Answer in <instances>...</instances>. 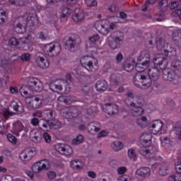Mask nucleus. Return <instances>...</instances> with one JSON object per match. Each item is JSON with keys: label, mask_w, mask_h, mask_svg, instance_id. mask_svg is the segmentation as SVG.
<instances>
[{"label": "nucleus", "mask_w": 181, "mask_h": 181, "mask_svg": "<svg viewBox=\"0 0 181 181\" xmlns=\"http://www.w3.org/2000/svg\"><path fill=\"white\" fill-rule=\"evenodd\" d=\"M28 84L30 89L28 88L26 86H23L19 90L20 94L22 97H25V98H30L32 97L30 91H37L40 93L43 90V83L37 78H30Z\"/></svg>", "instance_id": "nucleus-1"}, {"label": "nucleus", "mask_w": 181, "mask_h": 181, "mask_svg": "<svg viewBox=\"0 0 181 181\" xmlns=\"http://www.w3.org/2000/svg\"><path fill=\"white\" fill-rule=\"evenodd\" d=\"M134 84L138 88H149L152 86V79L149 73L145 71L137 72L134 78Z\"/></svg>", "instance_id": "nucleus-2"}, {"label": "nucleus", "mask_w": 181, "mask_h": 181, "mask_svg": "<svg viewBox=\"0 0 181 181\" xmlns=\"http://www.w3.org/2000/svg\"><path fill=\"white\" fill-rule=\"evenodd\" d=\"M40 125L43 127L44 132H49L50 129H60L62 128V123L56 118L45 119V123L41 122Z\"/></svg>", "instance_id": "nucleus-3"}, {"label": "nucleus", "mask_w": 181, "mask_h": 181, "mask_svg": "<svg viewBox=\"0 0 181 181\" xmlns=\"http://www.w3.org/2000/svg\"><path fill=\"white\" fill-rule=\"evenodd\" d=\"M11 107L16 112H10L9 110H5L3 112V116L5 119H8L9 117H12L14 114H22L25 112V108L22 103H18L16 102H12L11 103Z\"/></svg>", "instance_id": "nucleus-4"}, {"label": "nucleus", "mask_w": 181, "mask_h": 181, "mask_svg": "<svg viewBox=\"0 0 181 181\" xmlns=\"http://www.w3.org/2000/svg\"><path fill=\"white\" fill-rule=\"evenodd\" d=\"M153 64L155 67H158L160 70H165L168 67L169 62L168 59L165 57L163 54H157L155 55L153 59Z\"/></svg>", "instance_id": "nucleus-5"}, {"label": "nucleus", "mask_w": 181, "mask_h": 181, "mask_svg": "<svg viewBox=\"0 0 181 181\" xmlns=\"http://www.w3.org/2000/svg\"><path fill=\"white\" fill-rule=\"evenodd\" d=\"M64 46L69 52H76L77 47V38L74 36H66L63 40Z\"/></svg>", "instance_id": "nucleus-6"}, {"label": "nucleus", "mask_w": 181, "mask_h": 181, "mask_svg": "<svg viewBox=\"0 0 181 181\" xmlns=\"http://www.w3.org/2000/svg\"><path fill=\"white\" fill-rule=\"evenodd\" d=\"M151 62V55L148 50L141 51L139 57L137 59V63L139 66H143V67H148Z\"/></svg>", "instance_id": "nucleus-7"}, {"label": "nucleus", "mask_w": 181, "mask_h": 181, "mask_svg": "<svg viewBox=\"0 0 181 181\" xmlns=\"http://www.w3.org/2000/svg\"><path fill=\"white\" fill-rule=\"evenodd\" d=\"M118 35H122V33L118 31L116 32V35H114V37L112 35L109 37L108 45L111 49H115L121 47L122 40Z\"/></svg>", "instance_id": "nucleus-8"}, {"label": "nucleus", "mask_w": 181, "mask_h": 181, "mask_svg": "<svg viewBox=\"0 0 181 181\" xmlns=\"http://www.w3.org/2000/svg\"><path fill=\"white\" fill-rule=\"evenodd\" d=\"M151 169H158L160 176H166L169 173V164L168 163H156L151 165Z\"/></svg>", "instance_id": "nucleus-9"}, {"label": "nucleus", "mask_w": 181, "mask_h": 181, "mask_svg": "<svg viewBox=\"0 0 181 181\" xmlns=\"http://www.w3.org/2000/svg\"><path fill=\"white\" fill-rule=\"evenodd\" d=\"M35 62L40 69H47L50 64L49 60L47 59L46 56L41 52H37L35 55Z\"/></svg>", "instance_id": "nucleus-10"}, {"label": "nucleus", "mask_w": 181, "mask_h": 181, "mask_svg": "<svg viewBox=\"0 0 181 181\" xmlns=\"http://www.w3.org/2000/svg\"><path fill=\"white\" fill-rule=\"evenodd\" d=\"M23 19L27 22V26L30 28L31 30H33L35 25H36V23H37V21H39L37 16L33 13H26L23 16Z\"/></svg>", "instance_id": "nucleus-11"}, {"label": "nucleus", "mask_w": 181, "mask_h": 181, "mask_svg": "<svg viewBox=\"0 0 181 181\" xmlns=\"http://www.w3.org/2000/svg\"><path fill=\"white\" fill-rule=\"evenodd\" d=\"M54 149L61 155H71L73 153V148L69 146L63 144H57L54 145Z\"/></svg>", "instance_id": "nucleus-12"}, {"label": "nucleus", "mask_w": 181, "mask_h": 181, "mask_svg": "<svg viewBox=\"0 0 181 181\" xmlns=\"http://www.w3.org/2000/svg\"><path fill=\"white\" fill-rule=\"evenodd\" d=\"M35 155L36 150L35 148H26L20 153L19 157L21 159V160L28 161L30 160V159H32V158H33V156H35Z\"/></svg>", "instance_id": "nucleus-13"}, {"label": "nucleus", "mask_w": 181, "mask_h": 181, "mask_svg": "<svg viewBox=\"0 0 181 181\" xmlns=\"http://www.w3.org/2000/svg\"><path fill=\"white\" fill-rule=\"evenodd\" d=\"M45 52H46V54L47 56H49V57L57 56V54L60 53V47L53 43L48 44L45 47Z\"/></svg>", "instance_id": "nucleus-14"}, {"label": "nucleus", "mask_w": 181, "mask_h": 181, "mask_svg": "<svg viewBox=\"0 0 181 181\" xmlns=\"http://www.w3.org/2000/svg\"><path fill=\"white\" fill-rule=\"evenodd\" d=\"M81 64L84 69H86L88 71H94V66L93 65V61H91V57L86 56L81 59Z\"/></svg>", "instance_id": "nucleus-15"}, {"label": "nucleus", "mask_w": 181, "mask_h": 181, "mask_svg": "<svg viewBox=\"0 0 181 181\" xmlns=\"http://www.w3.org/2000/svg\"><path fill=\"white\" fill-rule=\"evenodd\" d=\"M30 42H32V35L29 34L27 37L18 39V46L24 50H28V49L30 48Z\"/></svg>", "instance_id": "nucleus-16"}, {"label": "nucleus", "mask_w": 181, "mask_h": 181, "mask_svg": "<svg viewBox=\"0 0 181 181\" xmlns=\"http://www.w3.org/2000/svg\"><path fill=\"white\" fill-rule=\"evenodd\" d=\"M136 175L139 179H146L151 176V168L148 167L140 168L136 171Z\"/></svg>", "instance_id": "nucleus-17"}, {"label": "nucleus", "mask_w": 181, "mask_h": 181, "mask_svg": "<svg viewBox=\"0 0 181 181\" xmlns=\"http://www.w3.org/2000/svg\"><path fill=\"white\" fill-rule=\"evenodd\" d=\"M103 110L108 115H115L118 113V105H112L111 103H106L105 106L103 107Z\"/></svg>", "instance_id": "nucleus-18"}, {"label": "nucleus", "mask_w": 181, "mask_h": 181, "mask_svg": "<svg viewBox=\"0 0 181 181\" xmlns=\"http://www.w3.org/2000/svg\"><path fill=\"white\" fill-rule=\"evenodd\" d=\"M162 128H163V122L159 119L154 120L151 127H150V131L151 134L156 135L162 130Z\"/></svg>", "instance_id": "nucleus-19"}, {"label": "nucleus", "mask_w": 181, "mask_h": 181, "mask_svg": "<svg viewBox=\"0 0 181 181\" xmlns=\"http://www.w3.org/2000/svg\"><path fill=\"white\" fill-rule=\"evenodd\" d=\"M28 28V21L23 19V17L21 18L20 22L16 25H14V29L18 33H23Z\"/></svg>", "instance_id": "nucleus-20"}, {"label": "nucleus", "mask_w": 181, "mask_h": 181, "mask_svg": "<svg viewBox=\"0 0 181 181\" xmlns=\"http://www.w3.org/2000/svg\"><path fill=\"white\" fill-rule=\"evenodd\" d=\"M42 160L38 161L33 165L32 170L33 173H39V172H42L43 169H45V170H47V169H49V167H47L46 164L42 163Z\"/></svg>", "instance_id": "nucleus-21"}, {"label": "nucleus", "mask_w": 181, "mask_h": 181, "mask_svg": "<svg viewBox=\"0 0 181 181\" xmlns=\"http://www.w3.org/2000/svg\"><path fill=\"white\" fill-rule=\"evenodd\" d=\"M123 66L124 70L128 72L132 71V70H134V66H135L136 70H138L139 67H142L139 66V64H138V62H136L134 59L131 60V62L124 63Z\"/></svg>", "instance_id": "nucleus-22"}, {"label": "nucleus", "mask_w": 181, "mask_h": 181, "mask_svg": "<svg viewBox=\"0 0 181 181\" xmlns=\"http://www.w3.org/2000/svg\"><path fill=\"white\" fill-rule=\"evenodd\" d=\"M72 19L74 22H76V23L78 22H81V21L84 19V11L78 8L75 9L72 15Z\"/></svg>", "instance_id": "nucleus-23"}, {"label": "nucleus", "mask_w": 181, "mask_h": 181, "mask_svg": "<svg viewBox=\"0 0 181 181\" xmlns=\"http://www.w3.org/2000/svg\"><path fill=\"white\" fill-rule=\"evenodd\" d=\"M175 77V72L169 69H163V78L165 81H172Z\"/></svg>", "instance_id": "nucleus-24"}, {"label": "nucleus", "mask_w": 181, "mask_h": 181, "mask_svg": "<svg viewBox=\"0 0 181 181\" xmlns=\"http://www.w3.org/2000/svg\"><path fill=\"white\" fill-rule=\"evenodd\" d=\"M159 69L160 68L158 66H154L150 70V73L148 74L150 78L154 81L159 78V76L160 74Z\"/></svg>", "instance_id": "nucleus-25"}, {"label": "nucleus", "mask_w": 181, "mask_h": 181, "mask_svg": "<svg viewBox=\"0 0 181 181\" xmlns=\"http://www.w3.org/2000/svg\"><path fill=\"white\" fill-rule=\"evenodd\" d=\"M66 83H67V81L66 80H62L60 81V84H54V83H51L49 84V88L54 93H56L57 90H59V91H62V90H63V84Z\"/></svg>", "instance_id": "nucleus-26"}, {"label": "nucleus", "mask_w": 181, "mask_h": 181, "mask_svg": "<svg viewBox=\"0 0 181 181\" xmlns=\"http://www.w3.org/2000/svg\"><path fill=\"white\" fill-rule=\"evenodd\" d=\"M96 89L100 93L105 91L108 88V83L105 81H98L95 85Z\"/></svg>", "instance_id": "nucleus-27"}, {"label": "nucleus", "mask_w": 181, "mask_h": 181, "mask_svg": "<svg viewBox=\"0 0 181 181\" xmlns=\"http://www.w3.org/2000/svg\"><path fill=\"white\" fill-rule=\"evenodd\" d=\"M16 130L17 132V136L21 135L22 136H24L25 134L29 132V129L26 127L23 128L21 123L16 124Z\"/></svg>", "instance_id": "nucleus-28"}, {"label": "nucleus", "mask_w": 181, "mask_h": 181, "mask_svg": "<svg viewBox=\"0 0 181 181\" xmlns=\"http://www.w3.org/2000/svg\"><path fill=\"white\" fill-rule=\"evenodd\" d=\"M168 8H169V3L168 2V0H160L158 3L159 11L164 13V12L168 11Z\"/></svg>", "instance_id": "nucleus-29"}, {"label": "nucleus", "mask_w": 181, "mask_h": 181, "mask_svg": "<svg viewBox=\"0 0 181 181\" xmlns=\"http://www.w3.org/2000/svg\"><path fill=\"white\" fill-rule=\"evenodd\" d=\"M82 91L83 93L88 95V97H90V98H93L94 97L95 93H94V88L85 86L82 88Z\"/></svg>", "instance_id": "nucleus-30"}, {"label": "nucleus", "mask_w": 181, "mask_h": 181, "mask_svg": "<svg viewBox=\"0 0 181 181\" xmlns=\"http://www.w3.org/2000/svg\"><path fill=\"white\" fill-rule=\"evenodd\" d=\"M136 123L138 127H141V128H145V127H148V118L146 116H143L140 118H138L136 120Z\"/></svg>", "instance_id": "nucleus-31"}, {"label": "nucleus", "mask_w": 181, "mask_h": 181, "mask_svg": "<svg viewBox=\"0 0 181 181\" xmlns=\"http://www.w3.org/2000/svg\"><path fill=\"white\" fill-rule=\"evenodd\" d=\"M144 108L142 107H135L133 109H131V114L133 117H139L144 114Z\"/></svg>", "instance_id": "nucleus-32"}, {"label": "nucleus", "mask_w": 181, "mask_h": 181, "mask_svg": "<svg viewBox=\"0 0 181 181\" xmlns=\"http://www.w3.org/2000/svg\"><path fill=\"white\" fill-rule=\"evenodd\" d=\"M45 119H41L39 120V119H37L36 117H33L31 119V124L33 125H34V127H36V125H38L39 129H41V131H43L44 127L40 124H41V122H42V124H45Z\"/></svg>", "instance_id": "nucleus-33"}, {"label": "nucleus", "mask_w": 181, "mask_h": 181, "mask_svg": "<svg viewBox=\"0 0 181 181\" xmlns=\"http://www.w3.org/2000/svg\"><path fill=\"white\" fill-rule=\"evenodd\" d=\"M29 104L32 105V107L34 110H36L40 107V104H42V101L40 100V98L37 97H35L31 102H29Z\"/></svg>", "instance_id": "nucleus-34"}, {"label": "nucleus", "mask_w": 181, "mask_h": 181, "mask_svg": "<svg viewBox=\"0 0 181 181\" xmlns=\"http://www.w3.org/2000/svg\"><path fill=\"white\" fill-rule=\"evenodd\" d=\"M147 151L148 152V159H153L155 158V153H156V148L153 146H147Z\"/></svg>", "instance_id": "nucleus-35"}, {"label": "nucleus", "mask_w": 181, "mask_h": 181, "mask_svg": "<svg viewBox=\"0 0 181 181\" xmlns=\"http://www.w3.org/2000/svg\"><path fill=\"white\" fill-rule=\"evenodd\" d=\"M140 139L142 142H144V144H148V142H151L152 141V134L143 133Z\"/></svg>", "instance_id": "nucleus-36"}, {"label": "nucleus", "mask_w": 181, "mask_h": 181, "mask_svg": "<svg viewBox=\"0 0 181 181\" xmlns=\"http://www.w3.org/2000/svg\"><path fill=\"white\" fill-rule=\"evenodd\" d=\"M156 46L158 50H162L165 46L166 43H165V38L160 37L156 40Z\"/></svg>", "instance_id": "nucleus-37"}, {"label": "nucleus", "mask_w": 181, "mask_h": 181, "mask_svg": "<svg viewBox=\"0 0 181 181\" xmlns=\"http://www.w3.org/2000/svg\"><path fill=\"white\" fill-rule=\"evenodd\" d=\"M161 141V146L163 148H165V149H168V148H170V139L169 137H164L163 139H160Z\"/></svg>", "instance_id": "nucleus-38"}, {"label": "nucleus", "mask_w": 181, "mask_h": 181, "mask_svg": "<svg viewBox=\"0 0 181 181\" xmlns=\"http://www.w3.org/2000/svg\"><path fill=\"white\" fill-rule=\"evenodd\" d=\"M112 148L116 152L121 151L124 148V144L121 141H114L112 145Z\"/></svg>", "instance_id": "nucleus-39"}, {"label": "nucleus", "mask_w": 181, "mask_h": 181, "mask_svg": "<svg viewBox=\"0 0 181 181\" xmlns=\"http://www.w3.org/2000/svg\"><path fill=\"white\" fill-rule=\"evenodd\" d=\"M71 12H73V11H71V9H70L69 8L65 7L62 9L60 18H69V16H70Z\"/></svg>", "instance_id": "nucleus-40"}, {"label": "nucleus", "mask_w": 181, "mask_h": 181, "mask_svg": "<svg viewBox=\"0 0 181 181\" xmlns=\"http://www.w3.org/2000/svg\"><path fill=\"white\" fill-rule=\"evenodd\" d=\"M110 83L114 86H118L119 84V76L115 74H112L110 76Z\"/></svg>", "instance_id": "nucleus-41"}, {"label": "nucleus", "mask_w": 181, "mask_h": 181, "mask_svg": "<svg viewBox=\"0 0 181 181\" xmlns=\"http://www.w3.org/2000/svg\"><path fill=\"white\" fill-rule=\"evenodd\" d=\"M84 141V137L83 135L79 134L75 139L72 140L73 145H80V144H83Z\"/></svg>", "instance_id": "nucleus-42"}, {"label": "nucleus", "mask_w": 181, "mask_h": 181, "mask_svg": "<svg viewBox=\"0 0 181 181\" xmlns=\"http://www.w3.org/2000/svg\"><path fill=\"white\" fill-rule=\"evenodd\" d=\"M165 56H166V57L168 59H170V60H175V59H177V52L176 49L171 51L170 52L165 54Z\"/></svg>", "instance_id": "nucleus-43"}, {"label": "nucleus", "mask_w": 181, "mask_h": 181, "mask_svg": "<svg viewBox=\"0 0 181 181\" xmlns=\"http://www.w3.org/2000/svg\"><path fill=\"white\" fill-rule=\"evenodd\" d=\"M171 66L175 71H179L181 70V62L179 60L173 61L171 64Z\"/></svg>", "instance_id": "nucleus-44"}, {"label": "nucleus", "mask_w": 181, "mask_h": 181, "mask_svg": "<svg viewBox=\"0 0 181 181\" xmlns=\"http://www.w3.org/2000/svg\"><path fill=\"white\" fill-rule=\"evenodd\" d=\"M138 151L139 153H140V155L145 156L148 159V156H149V153L148 151V148L146 146L141 147Z\"/></svg>", "instance_id": "nucleus-45"}, {"label": "nucleus", "mask_w": 181, "mask_h": 181, "mask_svg": "<svg viewBox=\"0 0 181 181\" xmlns=\"http://www.w3.org/2000/svg\"><path fill=\"white\" fill-rule=\"evenodd\" d=\"M58 101L60 103H64V104H70L71 101L70 100V97L66 95H61L58 98Z\"/></svg>", "instance_id": "nucleus-46"}, {"label": "nucleus", "mask_w": 181, "mask_h": 181, "mask_svg": "<svg viewBox=\"0 0 181 181\" xmlns=\"http://www.w3.org/2000/svg\"><path fill=\"white\" fill-rule=\"evenodd\" d=\"M163 49L164 54H166V53H170V52H173V50L176 49V48L173 47V46L169 43H166Z\"/></svg>", "instance_id": "nucleus-47"}, {"label": "nucleus", "mask_w": 181, "mask_h": 181, "mask_svg": "<svg viewBox=\"0 0 181 181\" xmlns=\"http://www.w3.org/2000/svg\"><path fill=\"white\" fill-rule=\"evenodd\" d=\"M18 59L21 60V62H29L30 60V54L24 53L18 57Z\"/></svg>", "instance_id": "nucleus-48"}, {"label": "nucleus", "mask_w": 181, "mask_h": 181, "mask_svg": "<svg viewBox=\"0 0 181 181\" xmlns=\"http://www.w3.org/2000/svg\"><path fill=\"white\" fill-rule=\"evenodd\" d=\"M33 142L35 144H39L42 141V134L40 133H37L34 136L32 137Z\"/></svg>", "instance_id": "nucleus-49"}, {"label": "nucleus", "mask_w": 181, "mask_h": 181, "mask_svg": "<svg viewBox=\"0 0 181 181\" xmlns=\"http://www.w3.org/2000/svg\"><path fill=\"white\" fill-rule=\"evenodd\" d=\"M86 114L88 115H95L97 114V107H90L86 109Z\"/></svg>", "instance_id": "nucleus-50"}, {"label": "nucleus", "mask_w": 181, "mask_h": 181, "mask_svg": "<svg viewBox=\"0 0 181 181\" xmlns=\"http://www.w3.org/2000/svg\"><path fill=\"white\" fill-rule=\"evenodd\" d=\"M128 156L132 160H136V154H135V150L133 148L129 149Z\"/></svg>", "instance_id": "nucleus-51"}, {"label": "nucleus", "mask_w": 181, "mask_h": 181, "mask_svg": "<svg viewBox=\"0 0 181 181\" xmlns=\"http://www.w3.org/2000/svg\"><path fill=\"white\" fill-rule=\"evenodd\" d=\"M176 173L173 174L174 177H175L176 181H181V168L179 167H177L175 168Z\"/></svg>", "instance_id": "nucleus-52"}, {"label": "nucleus", "mask_w": 181, "mask_h": 181, "mask_svg": "<svg viewBox=\"0 0 181 181\" xmlns=\"http://www.w3.org/2000/svg\"><path fill=\"white\" fill-rule=\"evenodd\" d=\"M42 138L46 144H50L52 142V136L47 132L43 133Z\"/></svg>", "instance_id": "nucleus-53"}, {"label": "nucleus", "mask_w": 181, "mask_h": 181, "mask_svg": "<svg viewBox=\"0 0 181 181\" xmlns=\"http://www.w3.org/2000/svg\"><path fill=\"white\" fill-rule=\"evenodd\" d=\"M135 98L139 105H144V104H145V100H144V97L142 95H136Z\"/></svg>", "instance_id": "nucleus-54"}, {"label": "nucleus", "mask_w": 181, "mask_h": 181, "mask_svg": "<svg viewBox=\"0 0 181 181\" xmlns=\"http://www.w3.org/2000/svg\"><path fill=\"white\" fill-rule=\"evenodd\" d=\"M9 45L11 46H19V40H16V37H11L8 41Z\"/></svg>", "instance_id": "nucleus-55"}, {"label": "nucleus", "mask_w": 181, "mask_h": 181, "mask_svg": "<svg viewBox=\"0 0 181 181\" xmlns=\"http://www.w3.org/2000/svg\"><path fill=\"white\" fill-rule=\"evenodd\" d=\"M7 139L9 141V142L13 144V145H16L17 139L16 137H15V136L9 134L7 135Z\"/></svg>", "instance_id": "nucleus-56"}, {"label": "nucleus", "mask_w": 181, "mask_h": 181, "mask_svg": "<svg viewBox=\"0 0 181 181\" xmlns=\"http://www.w3.org/2000/svg\"><path fill=\"white\" fill-rule=\"evenodd\" d=\"M180 4H179V1H173L170 4H168V6L171 11H173V9H176Z\"/></svg>", "instance_id": "nucleus-57"}, {"label": "nucleus", "mask_w": 181, "mask_h": 181, "mask_svg": "<svg viewBox=\"0 0 181 181\" xmlns=\"http://www.w3.org/2000/svg\"><path fill=\"white\" fill-rule=\"evenodd\" d=\"M119 8H118V6H117L115 4H112V5L109 6V7H108V10L112 13L117 12V11H119Z\"/></svg>", "instance_id": "nucleus-58"}, {"label": "nucleus", "mask_w": 181, "mask_h": 181, "mask_svg": "<svg viewBox=\"0 0 181 181\" xmlns=\"http://www.w3.org/2000/svg\"><path fill=\"white\" fill-rule=\"evenodd\" d=\"M88 129L90 131H95V132H98L100 131V127H97V126L94 125V124L90 123L88 124Z\"/></svg>", "instance_id": "nucleus-59"}, {"label": "nucleus", "mask_w": 181, "mask_h": 181, "mask_svg": "<svg viewBox=\"0 0 181 181\" xmlns=\"http://www.w3.org/2000/svg\"><path fill=\"white\" fill-rule=\"evenodd\" d=\"M72 118H76V117L78 116V110L76 108H74L71 110V112H69Z\"/></svg>", "instance_id": "nucleus-60"}, {"label": "nucleus", "mask_w": 181, "mask_h": 181, "mask_svg": "<svg viewBox=\"0 0 181 181\" xmlns=\"http://www.w3.org/2000/svg\"><path fill=\"white\" fill-rule=\"evenodd\" d=\"M47 176L50 180H53V179L56 177V173H54V171H49L47 173Z\"/></svg>", "instance_id": "nucleus-61"}, {"label": "nucleus", "mask_w": 181, "mask_h": 181, "mask_svg": "<svg viewBox=\"0 0 181 181\" xmlns=\"http://www.w3.org/2000/svg\"><path fill=\"white\" fill-rule=\"evenodd\" d=\"M175 169L180 168L181 169V157H177V160L175 162Z\"/></svg>", "instance_id": "nucleus-62"}, {"label": "nucleus", "mask_w": 181, "mask_h": 181, "mask_svg": "<svg viewBox=\"0 0 181 181\" xmlns=\"http://www.w3.org/2000/svg\"><path fill=\"white\" fill-rule=\"evenodd\" d=\"M47 117L49 118H56V112L53 110H49L47 112Z\"/></svg>", "instance_id": "nucleus-63"}, {"label": "nucleus", "mask_w": 181, "mask_h": 181, "mask_svg": "<svg viewBox=\"0 0 181 181\" xmlns=\"http://www.w3.org/2000/svg\"><path fill=\"white\" fill-rule=\"evenodd\" d=\"M1 181H13V177L12 175H6L2 177Z\"/></svg>", "instance_id": "nucleus-64"}]
</instances>
